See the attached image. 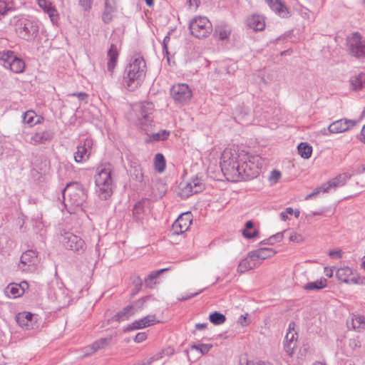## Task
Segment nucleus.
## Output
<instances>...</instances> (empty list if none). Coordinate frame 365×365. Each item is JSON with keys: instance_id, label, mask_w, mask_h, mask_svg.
I'll use <instances>...</instances> for the list:
<instances>
[{"instance_id": "f257e3e1", "label": "nucleus", "mask_w": 365, "mask_h": 365, "mask_svg": "<svg viewBox=\"0 0 365 365\" xmlns=\"http://www.w3.org/2000/svg\"><path fill=\"white\" fill-rule=\"evenodd\" d=\"M259 156L245 154L242 156L225 150L222 154L220 167L228 180L238 182L257 178L262 168Z\"/></svg>"}, {"instance_id": "f03ea898", "label": "nucleus", "mask_w": 365, "mask_h": 365, "mask_svg": "<svg viewBox=\"0 0 365 365\" xmlns=\"http://www.w3.org/2000/svg\"><path fill=\"white\" fill-rule=\"evenodd\" d=\"M146 73V63L143 57L135 58L125 69L123 83L130 91H134L143 83Z\"/></svg>"}, {"instance_id": "7ed1b4c3", "label": "nucleus", "mask_w": 365, "mask_h": 365, "mask_svg": "<svg viewBox=\"0 0 365 365\" xmlns=\"http://www.w3.org/2000/svg\"><path fill=\"white\" fill-rule=\"evenodd\" d=\"M65 205L79 207L83 205L87 199V193L82 185L77 182L69 183L63 190Z\"/></svg>"}, {"instance_id": "20e7f679", "label": "nucleus", "mask_w": 365, "mask_h": 365, "mask_svg": "<svg viewBox=\"0 0 365 365\" xmlns=\"http://www.w3.org/2000/svg\"><path fill=\"white\" fill-rule=\"evenodd\" d=\"M95 183L97 187L96 192L101 199L106 200L112 195L113 180L110 165L101 168L95 175Z\"/></svg>"}, {"instance_id": "39448f33", "label": "nucleus", "mask_w": 365, "mask_h": 365, "mask_svg": "<svg viewBox=\"0 0 365 365\" xmlns=\"http://www.w3.org/2000/svg\"><path fill=\"white\" fill-rule=\"evenodd\" d=\"M38 25L35 21L26 19H19L16 23V32L18 36L27 41L34 40L38 34Z\"/></svg>"}, {"instance_id": "423d86ee", "label": "nucleus", "mask_w": 365, "mask_h": 365, "mask_svg": "<svg viewBox=\"0 0 365 365\" xmlns=\"http://www.w3.org/2000/svg\"><path fill=\"white\" fill-rule=\"evenodd\" d=\"M349 53L358 58H365V38L359 33L354 32L346 38Z\"/></svg>"}, {"instance_id": "0eeeda50", "label": "nucleus", "mask_w": 365, "mask_h": 365, "mask_svg": "<svg viewBox=\"0 0 365 365\" xmlns=\"http://www.w3.org/2000/svg\"><path fill=\"white\" fill-rule=\"evenodd\" d=\"M189 29L192 35L198 38H202L212 32V26L207 17L198 16L190 21Z\"/></svg>"}, {"instance_id": "6e6552de", "label": "nucleus", "mask_w": 365, "mask_h": 365, "mask_svg": "<svg viewBox=\"0 0 365 365\" xmlns=\"http://www.w3.org/2000/svg\"><path fill=\"white\" fill-rule=\"evenodd\" d=\"M61 242L67 250L78 254H82L86 248L85 242L80 237L69 232L62 235Z\"/></svg>"}, {"instance_id": "1a4fd4ad", "label": "nucleus", "mask_w": 365, "mask_h": 365, "mask_svg": "<svg viewBox=\"0 0 365 365\" xmlns=\"http://www.w3.org/2000/svg\"><path fill=\"white\" fill-rule=\"evenodd\" d=\"M170 95L175 103L185 104L192 98V92L187 84L178 83L172 86Z\"/></svg>"}, {"instance_id": "9d476101", "label": "nucleus", "mask_w": 365, "mask_h": 365, "mask_svg": "<svg viewBox=\"0 0 365 365\" xmlns=\"http://www.w3.org/2000/svg\"><path fill=\"white\" fill-rule=\"evenodd\" d=\"M38 262V259L36 251L29 250L21 255L19 267L23 271L31 272L35 269Z\"/></svg>"}, {"instance_id": "9b49d317", "label": "nucleus", "mask_w": 365, "mask_h": 365, "mask_svg": "<svg viewBox=\"0 0 365 365\" xmlns=\"http://www.w3.org/2000/svg\"><path fill=\"white\" fill-rule=\"evenodd\" d=\"M93 144L92 139L86 138L77 146V150L74 153L76 163H83L89 158Z\"/></svg>"}, {"instance_id": "f8f14e48", "label": "nucleus", "mask_w": 365, "mask_h": 365, "mask_svg": "<svg viewBox=\"0 0 365 365\" xmlns=\"http://www.w3.org/2000/svg\"><path fill=\"white\" fill-rule=\"evenodd\" d=\"M154 106L151 102H142L136 106L138 120L142 124L152 121Z\"/></svg>"}, {"instance_id": "ddd939ff", "label": "nucleus", "mask_w": 365, "mask_h": 365, "mask_svg": "<svg viewBox=\"0 0 365 365\" xmlns=\"http://www.w3.org/2000/svg\"><path fill=\"white\" fill-rule=\"evenodd\" d=\"M357 123V120L342 118L331 123L328 127V131L330 133H343L354 128Z\"/></svg>"}, {"instance_id": "4468645a", "label": "nucleus", "mask_w": 365, "mask_h": 365, "mask_svg": "<svg viewBox=\"0 0 365 365\" xmlns=\"http://www.w3.org/2000/svg\"><path fill=\"white\" fill-rule=\"evenodd\" d=\"M204 188L205 185L202 183V180L198 178H195L191 182H187L182 189L181 195L185 197H188L193 194L200 192Z\"/></svg>"}, {"instance_id": "2eb2a0df", "label": "nucleus", "mask_w": 365, "mask_h": 365, "mask_svg": "<svg viewBox=\"0 0 365 365\" xmlns=\"http://www.w3.org/2000/svg\"><path fill=\"white\" fill-rule=\"evenodd\" d=\"M294 323H290L289 325V331L285 336L284 343V349L288 355L292 356L294 349L297 348V333L291 331V327L294 326Z\"/></svg>"}, {"instance_id": "dca6fc26", "label": "nucleus", "mask_w": 365, "mask_h": 365, "mask_svg": "<svg viewBox=\"0 0 365 365\" xmlns=\"http://www.w3.org/2000/svg\"><path fill=\"white\" fill-rule=\"evenodd\" d=\"M16 321L18 324L26 329H32L36 323L34 320V315L30 312H21L19 313L16 316Z\"/></svg>"}, {"instance_id": "f3484780", "label": "nucleus", "mask_w": 365, "mask_h": 365, "mask_svg": "<svg viewBox=\"0 0 365 365\" xmlns=\"http://www.w3.org/2000/svg\"><path fill=\"white\" fill-rule=\"evenodd\" d=\"M158 322H159V321L156 319L155 315H148L142 319L134 321L127 327L126 330L130 331L134 329H140L150 327Z\"/></svg>"}, {"instance_id": "a211bd4d", "label": "nucleus", "mask_w": 365, "mask_h": 365, "mask_svg": "<svg viewBox=\"0 0 365 365\" xmlns=\"http://www.w3.org/2000/svg\"><path fill=\"white\" fill-rule=\"evenodd\" d=\"M144 175L142 168L140 165L132 167L130 171V182L133 184L135 188L143 187L144 185Z\"/></svg>"}, {"instance_id": "6ab92c4d", "label": "nucleus", "mask_w": 365, "mask_h": 365, "mask_svg": "<svg viewBox=\"0 0 365 365\" xmlns=\"http://www.w3.org/2000/svg\"><path fill=\"white\" fill-rule=\"evenodd\" d=\"M191 224L189 212L182 214L174 222L173 229L177 234L185 232Z\"/></svg>"}, {"instance_id": "aec40b11", "label": "nucleus", "mask_w": 365, "mask_h": 365, "mask_svg": "<svg viewBox=\"0 0 365 365\" xmlns=\"http://www.w3.org/2000/svg\"><path fill=\"white\" fill-rule=\"evenodd\" d=\"M118 56L119 53L117 46L112 43L107 52V68L110 75L114 72L115 67L117 65Z\"/></svg>"}, {"instance_id": "412c9836", "label": "nucleus", "mask_w": 365, "mask_h": 365, "mask_svg": "<svg viewBox=\"0 0 365 365\" xmlns=\"http://www.w3.org/2000/svg\"><path fill=\"white\" fill-rule=\"evenodd\" d=\"M54 133L51 130H45L41 132L34 133L31 138L30 143L33 145L45 144L51 141L53 138Z\"/></svg>"}, {"instance_id": "4be33fe9", "label": "nucleus", "mask_w": 365, "mask_h": 365, "mask_svg": "<svg viewBox=\"0 0 365 365\" xmlns=\"http://www.w3.org/2000/svg\"><path fill=\"white\" fill-rule=\"evenodd\" d=\"M276 254L272 248L261 247L250 252V257L252 260L266 259L274 256Z\"/></svg>"}, {"instance_id": "5701e85b", "label": "nucleus", "mask_w": 365, "mask_h": 365, "mask_svg": "<svg viewBox=\"0 0 365 365\" xmlns=\"http://www.w3.org/2000/svg\"><path fill=\"white\" fill-rule=\"evenodd\" d=\"M111 340V337L109 338H102L99 340L93 342L90 346L87 347V351H85L86 356L92 354L97 351L102 349L105 348L106 346H108Z\"/></svg>"}, {"instance_id": "b1692460", "label": "nucleus", "mask_w": 365, "mask_h": 365, "mask_svg": "<svg viewBox=\"0 0 365 365\" xmlns=\"http://www.w3.org/2000/svg\"><path fill=\"white\" fill-rule=\"evenodd\" d=\"M349 83L353 91H360L365 87V73L354 75L350 78Z\"/></svg>"}, {"instance_id": "393cba45", "label": "nucleus", "mask_w": 365, "mask_h": 365, "mask_svg": "<svg viewBox=\"0 0 365 365\" xmlns=\"http://www.w3.org/2000/svg\"><path fill=\"white\" fill-rule=\"evenodd\" d=\"M349 178L350 175L349 174L342 173L329 180L327 182H326V185L329 190L331 188H336L343 186Z\"/></svg>"}, {"instance_id": "a878e982", "label": "nucleus", "mask_w": 365, "mask_h": 365, "mask_svg": "<svg viewBox=\"0 0 365 365\" xmlns=\"http://www.w3.org/2000/svg\"><path fill=\"white\" fill-rule=\"evenodd\" d=\"M247 25L255 31H262L265 24L263 18L259 15H253L247 19Z\"/></svg>"}, {"instance_id": "bb28decb", "label": "nucleus", "mask_w": 365, "mask_h": 365, "mask_svg": "<svg viewBox=\"0 0 365 365\" xmlns=\"http://www.w3.org/2000/svg\"><path fill=\"white\" fill-rule=\"evenodd\" d=\"M43 119V117L38 116L33 110H28L25 112L23 115L24 123L28 124L31 127L36 124L41 123Z\"/></svg>"}, {"instance_id": "cd10ccee", "label": "nucleus", "mask_w": 365, "mask_h": 365, "mask_svg": "<svg viewBox=\"0 0 365 365\" xmlns=\"http://www.w3.org/2000/svg\"><path fill=\"white\" fill-rule=\"evenodd\" d=\"M256 260H252L250 257V253L247 257L244 259L241 260L237 267V272L239 273H244L245 272L252 269L256 267Z\"/></svg>"}, {"instance_id": "c85d7f7f", "label": "nucleus", "mask_w": 365, "mask_h": 365, "mask_svg": "<svg viewBox=\"0 0 365 365\" xmlns=\"http://www.w3.org/2000/svg\"><path fill=\"white\" fill-rule=\"evenodd\" d=\"M7 68H9L16 73H22L25 68V63L22 59L16 56L11 63H9Z\"/></svg>"}, {"instance_id": "c756f323", "label": "nucleus", "mask_w": 365, "mask_h": 365, "mask_svg": "<svg viewBox=\"0 0 365 365\" xmlns=\"http://www.w3.org/2000/svg\"><path fill=\"white\" fill-rule=\"evenodd\" d=\"M270 8L279 15L284 16L287 12V7L279 0H266Z\"/></svg>"}, {"instance_id": "7c9ffc66", "label": "nucleus", "mask_w": 365, "mask_h": 365, "mask_svg": "<svg viewBox=\"0 0 365 365\" xmlns=\"http://www.w3.org/2000/svg\"><path fill=\"white\" fill-rule=\"evenodd\" d=\"M168 270V268L161 269L158 271L152 272L145 279V285L146 287L148 288H153L154 285L156 284V282L155 281L160 274L166 272Z\"/></svg>"}, {"instance_id": "2f4dec72", "label": "nucleus", "mask_w": 365, "mask_h": 365, "mask_svg": "<svg viewBox=\"0 0 365 365\" xmlns=\"http://www.w3.org/2000/svg\"><path fill=\"white\" fill-rule=\"evenodd\" d=\"M38 4L49 15L51 21H53L54 17L56 16V11L52 6L50 0H38Z\"/></svg>"}, {"instance_id": "473e14b6", "label": "nucleus", "mask_w": 365, "mask_h": 365, "mask_svg": "<svg viewBox=\"0 0 365 365\" xmlns=\"http://www.w3.org/2000/svg\"><path fill=\"white\" fill-rule=\"evenodd\" d=\"M353 274V270L349 267L338 269L336 273V277L339 280L346 283L348 279Z\"/></svg>"}, {"instance_id": "72a5a7b5", "label": "nucleus", "mask_w": 365, "mask_h": 365, "mask_svg": "<svg viewBox=\"0 0 365 365\" xmlns=\"http://www.w3.org/2000/svg\"><path fill=\"white\" fill-rule=\"evenodd\" d=\"M299 154L304 159H308L312 153V147L307 143H301L297 147Z\"/></svg>"}, {"instance_id": "f704fd0d", "label": "nucleus", "mask_w": 365, "mask_h": 365, "mask_svg": "<svg viewBox=\"0 0 365 365\" xmlns=\"http://www.w3.org/2000/svg\"><path fill=\"white\" fill-rule=\"evenodd\" d=\"M155 170L158 173H163L165 169L166 162L163 154L157 153L154 158Z\"/></svg>"}, {"instance_id": "c9c22d12", "label": "nucleus", "mask_w": 365, "mask_h": 365, "mask_svg": "<svg viewBox=\"0 0 365 365\" xmlns=\"http://www.w3.org/2000/svg\"><path fill=\"white\" fill-rule=\"evenodd\" d=\"M351 324L353 329L358 331L365 329V317L362 315L354 316L351 319Z\"/></svg>"}, {"instance_id": "e433bc0d", "label": "nucleus", "mask_w": 365, "mask_h": 365, "mask_svg": "<svg viewBox=\"0 0 365 365\" xmlns=\"http://www.w3.org/2000/svg\"><path fill=\"white\" fill-rule=\"evenodd\" d=\"M24 288L19 284H11L6 288V292L13 298L20 297L24 294Z\"/></svg>"}, {"instance_id": "4c0bfd02", "label": "nucleus", "mask_w": 365, "mask_h": 365, "mask_svg": "<svg viewBox=\"0 0 365 365\" xmlns=\"http://www.w3.org/2000/svg\"><path fill=\"white\" fill-rule=\"evenodd\" d=\"M16 56L14 51H6L0 52V61L3 62V66L8 68L9 63Z\"/></svg>"}, {"instance_id": "58836bf2", "label": "nucleus", "mask_w": 365, "mask_h": 365, "mask_svg": "<svg viewBox=\"0 0 365 365\" xmlns=\"http://www.w3.org/2000/svg\"><path fill=\"white\" fill-rule=\"evenodd\" d=\"M327 286V280L325 279L317 280L315 282H309L304 286L306 290L321 289Z\"/></svg>"}, {"instance_id": "ea45409f", "label": "nucleus", "mask_w": 365, "mask_h": 365, "mask_svg": "<svg viewBox=\"0 0 365 365\" xmlns=\"http://www.w3.org/2000/svg\"><path fill=\"white\" fill-rule=\"evenodd\" d=\"M209 319L212 324L220 325L226 321V317L223 314L215 312L210 315Z\"/></svg>"}, {"instance_id": "a19ab883", "label": "nucleus", "mask_w": 365, "mask_h": 365, "mask_svg": "<svg viewBox=\"0 0 365 365\" xmlns=\"http://www.w3.org/2000/svg\"><path fill=\"white\" fill-rule=\"evenodd\" d=\"M133 309L132 305H128L125 307L121 312H119L115 316V319L118 322L123 321L127 319L132 314L130 313L131 309Z\"/></svg>"}, {"instance_id": "79ce46f5", "label": "nucleus", "mask_w": 365, "mask_h": 365, "mask_svg": "<svg viewBox=\"0 0 365 365\" xmlns=\"http://www.w3.org/2000/svg\"><path fill=\"white\" fill-rule=\"evenodd\" d=\"M145 211L144 205L142 202H138L133 209V214L134 217L139 220L142 219V215Z\"/></svg>"}, {"instance_id": "37998d69", "label": "nucleus", "mask_w": 365, "mask_h": 365, "mask_svg": "<svg viewBox=\"0 0 365 365\" xmlns=\"http://www.w3.org/2000/svg\"><path fill=\"white\" fill-rule=\"evenodd\" d=\"M240 365H273L268 361H264L258 359L249 361L246 358L240 359Z\"/></svg>"}, {"instance_id": "c03bdc74", "label": "nucleus", "mask_w": 365, "mask_h": 365, "mask_svg": "<svg viewBox=\"0 0 365 365\" xmlns=\"http://www.w3.org/2000/svg\"><path fill=\"white\" fill-rule=\"evenodd\" d=\"M114 12H115V10L104 7V11L102 14L103 21L106 24H109L113 20Z\"/></svg>"}, {"instance_id": "a18cd8bd", "label": "nucleus", "mask_w": 365, "mask_h": 365, "mask_svg": "<svg viewBox=\"0 0 365 365\" xmlns=\"http://www.w3.org/2000/svg\"><path fill=\"white\" fill-rule=\"evenodd\" d=\"M212 344H194L191 346L192 349H195L199 351L202 355L209 352V351L212 349Z\"/></svg>"}, {"instance_id": "49530a36", "label": "nucleus", "mask_w": 365, "mask_h": 365, "mask_svg": "<svg viewBox=\"0 0 365 365\" xmlns=\"http://www.w3.org/2000/svg\"><path fill=\"white\" fill-rule=\"evenodd\" d=\"M329 191V190L326 183H324V184L322 185L320 187H318L316 189H314L312 193H310L305 197V200L311 199L312 197L317 196L319 193H320L322 192H328Z\"/></svg>"}, {"instance_id": "de8ad7c7", "label": "nucleus", "mask_w": 365, "mask_h": 365, "mask_svg": "<svg viewBox=\"0 0 365 365\" xmlns=\"http://www.w3.org/2000/svg\"><path fill=\"white\" fill-rule=\"evenodd\" d=\"M170 133L166 131L165 130H161L159 133H157L153 135V139L155 140H164L168 138Z\"/></svg>"}, {"instance_id": "09e8293b", "label": "nucleus", "mask_w": 365, "mask_h": 365, "mask_svg": "<svg viewBox=\"0 0 365 365\" xmlns=\"http://www.w3.org/2000/svg\"><path fill=\"white\" fill-rule=\"evenodd\" d=\"M170 40V36L168 34V35L165 36V38L163 39V53H164L165 56H167L168 61H170V59H169V57H168L169 52H168V44Z\"/></svg>"}, {"instance_id": "8fccbe9b", "label": "nucleus", "mask_w": 365, "mask_h": 365, "mask_svg": "<svg viewBox=\"0 0 365 365\" xmlns=\"http://www.w3.org/2000/svg\"><path fill=\"white\" fill-rule=\"evenodd\" d=\"M10 9L11 8L8 6L6 1L0 0V18L4 16Z\"/></svg>"}, {"instance_id": "3c124183", "label": "nucleus", "mask_w": 365, "mask_h": 365, "mask_svg": "<svg viewBox=\"0 0 365 365\" xmlns=\"http://www.w3.org/2000/svg\"><path fill=\"white\" fill-rule=\"evenodd\" d=\"M242 234L245 238L252 239L258 235L259 232L257 230H254L252 232L244 230Z\"/></svg>"}, {"instance_id": "603ef678", "label": "nucleus", "mask_w": 365, "mask_h": 365, "mask_svg": "<svg viewBox=\"0 0 365 365\" xmlns=\"http://www.w3.org/2000/svg\"><path fill=\"white\" fill-rule=\"evenodd\" d=\"M78 3L85 11H88L91 8L92 0H78Z\"/></svg>"}, {"instance_id": "864d4df0", "label": "nucleus", "mask_w": 365, "mask_h": 365, "mask_svg": "<svg viewBox=\"0 0 365 365\" xmlns=\"http://www.w3.org/2000/svg\"><path fill=\"white\" fill-rule=\"evenodd\" d=\"M289 240L291 242H294L299 243V242H302L304 240V238L301 235L297 234L296 232H293L289 236Z\"/></svg>"}, {"instance_id": "5fc2aeb1", "label": "nucleus", "mask_w": 365, "mask_h": 365, "mask_svg": "<svg viewBox=\"0 0 365 365\" xmlns=\"http://www.w3.org/2000/svg\"><path fill=\"white\" fill-rule=\"evenodd\" d=\"M116 1L117 0H105L104 7L116 11Z\"/></svg>"}, {"instance_id": "6e6d98bb", "label": "nucleus", "mask_w": 365, "mask_h": 365, "mask_svg": "<svg viewBox=\"0 0 365 365\" xmlns=\"http://www.w3.org/2000/svg\"><path fill=\"white\" fill-rule=\"evenodd\" d=\"M147 339V335L145 332L138 333L134 339L135 342L140 343Z\"/></svg>"}, {"instance_id": "4d7b16f0", "label": "nucleus", "mask_w": 365, "mask_h": 365, "mask_svg": "<svg viewBox=\"0 0 365 365\" xmlns=\"http://www.w3.org/2000/svg\"><path fill=\"white\" fill-rule=\"evenodd\" d=\"M346 283V284H362V280L361 279V278L359 277H356V276L351 277V276L348 279V282Z\"/></svg>"}, {"instance_id": "13d9d810", "label": "nucleus", "mask_w": 365, "mask_h": 365, "mask_svg": "<svg viewBox=\"0 0 365 365\" xmlns=\"http://www.w3.org/2000/svg\"><path fill=\"white\" fill-rule=\"evenodd\" d=\"M71 96H76L80 101H86L88 98V94L84 92L73 93Z\"/></svg>"}, {"instance_id": "bf43d9fd", "label": "nucleus", "mask_w": 365, "mask_h": 365, "mask_svg": "<svg viewBox=\"0 0 365 365\" xmlns=\"http://www.w3.org/2000/svg\"><path fill=\"white\" fill-rule=\"evenodd\" d=\"M134 284H135V292L133 293V294H135V293L138 292L139 290L141 288V286H142V284H143V282L141 280V279L138 277L135 281H134Z\"/></svg>"}, {"instance_id": "052dcab7", "label": "nucleus", "mask_w": 365, "mask_h": 365, "mask_svg": "<svg viewBox=\"0 0 365 365\" xmlns=\"http://www.w3.org/2000/svg\"><path fill=\"white\" fill-rule=\"evenodd\" d=\"M329 255L331 257H341V251L340 250H330L329 252Z\"/></svg>"}, {"instance_id": "680f3d73", "label": "nucleus", "mask_w": 365, "mask_h": 365, "mask_svg": "<svg viewBox=\"0 0 365 365\" xmlns=\"http://www.w3.org/2000/svg\"><path fill=\"white\" fill-rule=\"evenodd\" d=\"M202 291H203V289H201L199 292H197L195 293L191 294L190 295H187L185 297H182V298H178V300H180V301H185V300L191 299L192 297H194L198 295L199 294H200Z\"/></svg>"}, {"instance_id": "e2e57ef3", "label": "nucleus", "mask_w": 365, "mask_h": 365, "mask_svg": "<svg viewBox=\"0 0 365 365\" xmlns=\"http://www.w3.org/2000/svg\"><path fill=\"white\" fill-rule=\"evenodd\" d=\"M280 177H281V173L279 171L276 170L272 171L271 176H270V178L272 179L278 180L280 178Z\"/></svg>"}, {"instance_id": "0e129e2a", "label": "nucleus", "mask_w": 365, "mask_h": 365, "mask_svg": "<svg viewBox=\"0 0 365 365\" xmlns=\"http://www.w3.org/2000/svg\"><path fill=\"white\" fill-rule=\"evenodd\" d=\"M275 242H280L283 238V232H277L275 235H273Z\"/></svg>"}, {"instance_id": "69168bd1", "label": "nucleus", "mask_w": 365, "mask_h": 365, "mask_svg": "<svg viewBox=\"0 0 365 365\" xmlns=\"http://www.w3.org/2000/svg\"><path fill=\"white\" fill-rule=\"evenodd\" d=\"M165 355V351H161L160 352H158V354H156L153 357V360H158L160 359H162L163 357V356Z\"/></svg>"}, {"instance_id": "338daca9", "label": "nucleus", "mask_w": 365, "mask_h": 365, "mask_svg": "<svg viewBox=\"0 0 365 365\" xmlns=\"http://www.w3.org/2000/svg\"><path fill=\"white\" fill-rule=\"evenodd\" d=\"M239 322L242 326H246L248 324L247 322V317L243 315H241L240 318L239 319Z\"/></svg>"}, {"instance_id": "774afa93", "label": "nucleus", "mask_w": 365, "mask_h": 365, "mask_svg": "<svg viewBox=\"0 0 365 365\" xmlns=\"http://www.w3.org/2000/svg\"><path fill=\"white\" fill-rule=\"evenodd\" d=\"M361 141L363 142L365 144V125L363 127L361 132Z\"/></svg>"}]
</instances>
